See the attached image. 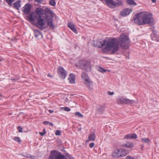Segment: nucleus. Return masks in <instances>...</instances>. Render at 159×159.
<instances>
[{"label": "nucleus", "mask_w": 159, "mask_h": 159, "mask_svg": "<svg viewBox=\"0 0 159 159\" xmlns=\"http://www.w3.org/2000/svg\"><path fill=\"white\" fill-rule=\"evenodd\" d=\"M80 129H81V128H79V130H80Z\"/></svg>", "instance_id": "50"}, {"label": "nucleus", "mask_w": 159, "mask_h": 159, "mask_svg": "<svg viewBox=\"0 0 159 159\" xmlns=\"http://www.w3.org/2000/svg\"><path fill=\"white\" fill-rule=\"evenodd\" d=\"M2 97V95L1 93H0V97Z\"/></svg>", "instance_id": "47"}, {"label": "nucleus", "mask_w": 159, "mask_h": 159, "mask_svg": "<svg viewBox=\"0 0 159 159\" xmlns=\"http://www.w3.org/2000/svg\"><path fill=\"white\" fill-rule=\"evenodd\" d=\"M99 71L102 73H104L107 71V70L104 69L102 67H99L98 70Z\"/></svg>", "instance_id": "31"}, {"label": "nucleus", "mask_w": 159, "mask_h": 159, "mask_svg": "<svg viewBox=\"0 0 159 159\" xmlns=\"http://www.w3.org/2000/svg\"><path fill=\"white\" fill-rule=\"evenodd\" d=\"M34 36L37 39L42 38L43 35L38 30H34Z\"/></svg>", "instance_id": "14"}, {"label": "nucleus", "mask_w": 159, "mask_h": 159, "mask_svg": "<svg viewBox=\"0 0 159 159\" xmlns=\"http://www.w3.org/2000/svg\"><path fill=\"white\" fill-rule=\"evenodd\" d=\"M20 2V1L18 0L14 3L13 4V7L15 9L19 10V8L21 7Z\"/></svg>", "instance_id": "18"}, {"label": "nucleus", "mask_w": 159, "mask_h": 159, "mask_svg": "<svg viewBox=\"0 0 159 159\" xmlns=\"http://www.w3.org/2000/svg\"><path fill=\"white\" fill-rule=\"evenodd\" d=\"M46 133V132H40L39 133V134H40V135L42 136H43L44 134H45Z\"/></svg>", "instance_id": "41"}, {"label": "nucleus", "mask_w": 159, "mask_h": 159, "mask_svg": "<svg viewBox=\"0 0 159 159\" xmlns=\"http://www.w3.org/2000/svg\"><path fill=\"white\" fill-rule=\"evenodd\" d=\"M151 1L153 3H155L156 1V0H151Z\"/></svg>", "instance_id": "44"}, {"label": "nucleus", "mask_w": 159, "mask_h": 159, "mask_svg": "<svg viewBox=\"0 0 159 159\" xmlns=\"http://www.w3.org/2000/svg\"><path fill=\"white\" fill-rule=\"evenodd\" d=\"M61 110H64L65 111H70V109L67 107H62L60 108Z\"/></svg>", "instance_id": "26"}, {"label": "nucleus", "mask_w": 159, "mask_h": 159, "mask_svg": "<svg viewBox=\"0 0 159 159\" xmlns=\"http://www.w3.org/2000/svg\"><path fill=\"white\" fill-rule=\"evenodd\" d=\"M18 79H10V80H11V81H16L18 80Z\"/></svg>", "instance_id": "40"}, {"label": "nucleus", "mask_w": 159, "mask_h": 159, "mask_svg": "<svg viewBox=\"0 0 159 159\" xmlns=\"http://www.w3.org/2000/svg\"><path fill=\"white\" fill-rule=\"evenodd\" d=\"M2 61V60L0 59V61Z\"/></svg>", "instance_id": "51"}, {"label": "nucleus", "mask_w": 159, "mask_h": 159, "mask_svg": "<svg viewBox=\"0 0 159 159\" xmlns=\"http://www.w3.org/2000/svg\"><path fill=\"white\" fill-rule=\"evenodd\" d=\"M48 111L50 113H52L53 112V111H52V110H48Z\"/></svg>", "instance_id": "42"}, {"label": "nucleus", "mask_w": 159, "mask_h": 159, "mask_svg": "<svg viewBox=\"0 0 159 159\" xmlns=\"http://www.w3.org/2000/svg\"><path fill=\"white\" fill-rule=\"evenodd\" d=\"M95 145L94 143H92L89 144V146L90 148H93Z\"/></svg>", "instance_id": "37"}, {"label": "nucleus", "mask_w": 159, "mask_h": 159, "mask_svg": "<svg viewBox=\"0 0 159 159\" xmlns=\"http://www.w3.org/2000/svg\"><path fill=\"white\" fill-rule=\"evenodd\" d=\"M35 12L38 15L36 26L41 30H43L46 22L49 27L54 29L55 26L53 23V13L48 7L43 10L40 7H38L35 10Z\"/></svg>", "instance_id": "2"}, {"label": "nucleus", "mask_w": 159, "mask_h": 159, "mask_svg": "<svg viewBox=\"0 0 159 159\" xmlns=\"http://www.w3.org/2000/svg\"><path fill=\"white\" fill-rule=\"evenodd\" d=\"M131 134H129L127 135H126L124 137V139H131Z\"/></svg>", "instance_id": "29"}, {"label": "nucleus", "mask_w": 159, "mask_h": 159, "mask_svg": "<svg viewBox=\"0 0 159 159\" xmlns=\"http://www.w3.org/2000/svg\"><path fill=\"white\" fill-rule=\"evenodd\" d=\"M97 113L98 114L103 113L104 111V107L103 105H99L97 109Z\"/></svg>", "instance_id": "15"}, {"label": "nucleus", "mask_w": 159, "mask_h": 159, "mask_svg": "<svg viewBox=\"0 0 159 159\" xmlns=\"http://www.w3.org/2000/svg\"><path fill=\"white\" fill-rule=\"evenodd\" d=\"M55 134L57 135H61V131L59 130H57L55 132Z\"/></svg>", "instance_id": "35"}, {"label": "nucleus", "mask_w": 159, "mask_h": 159, "mask_svg": "<svg viewBox=\"0 0 159 159\" xmlns=\"http://www.w3.org/2000/svg\"><path fill=\"white\" fill-rule=\"evenodd\" d=\"M68 27L75 33L76 34H77L78 32L77 31L76 29L75 28L74 25L73 24L70 22L68 24Z\"/></svg>", "instance_id": "16"}, {"label": "nucleus", "mask_w": 159, "mask_h": 159, "mask_svg": "<svg viewBox=\"0 0 159 159\" xmlns=\"http://www.w3.org/2000/svg\"><path fill=\"white\" fill-rule=\"evenodd\" d=\"M76 116H78L79 117H83L82 115L79 112H76L75 113Z\"/></svg>", "instance_id": "30"}, {"label": "nucleus", "mask_w": 159, "mask_h": 159, "mask_svg": "<svg viewBox=\"0 0 159 159\" xmlns=\"http://www.w3.org/2000/svg\"><path fill=\"white\" fill-rule=\"evenodd\" d=\"M116 2H114L115 4V7H116L121 6L123 4L122 0H116Z\"/></svg>", "instance_id": "20"}, {"label": "nucleus", "mask_w": 159, "mask_h": 159, "mask_svg": "<svg viewBox=\"0 0 159 159\" xmlns=\"http://www.w3.org/2000/svg\"><path fill=\"white\" fill-rule=\"evenodd\" d=\"M108 94L110 95H112L114 94V93L113 92H111L110 91H108L107 93Z\"/></svg>", "instance_id": "39"}, {"label": "nucleus", "mask_w": 159, "mask_h": 159, "mask_svg": "<svg viewBox=\"0 0 159 159\" xmlns=\"http://www.w3.org/2000/svg\"><path fill=\"white\" fill-rule=\"evenodd\" d=\"M131 11L132 10L131 9H129L128 8H126L123 10L121 12L120 14L121 16H125L129 15Z\"/></svg>", "instance_id": "11"}, {"label": "nucleus", "mask_w": 159, "mask_h": 159, "mask_svg": "<svg viewBox=\"0 0 159 159\" xmlns=\"http://www.w3.org/2000/svg\"><path fill=\"white\" fill-rule=\"evenodd\" d=\"M135 101L133 100L126 98H125V103L126 104H132L134 103Z\"/></svg>", "instance_id": "22"}, {"label": "nucleus", "mask_w": 159, "mask_h": 159, "mask_svg": "<svg viewBox=\"0 0 159 159\" xmlns=\"http://www.w3.org/2000/svg\"><path fill=\"white\" fill-rule=\"evenodd\" d=\"M100 43L101 45L98 46L99 48H101L105 46L103 49L104 52L111 51V53L113 54L118 51L119 44L122 48L127 49L129 46L130 41L126 35L123 34L118 39L113 38L100 41Z\"/></svg>", "instance_id": "1"}, {"label": "nucleus", "mask_w": 159, "mask_h": 159, "mask_svg": "<svg viewBox=\"0 0 159 159\" xmlns=\"http://www.w3.org/2000/svg\"><path fill=\"white\" fill-rule=\"evenodd\" d=\"M65 156L56 150H52L51 152L49 159H65Z\"/></svg>", "instance_id": "7"}, {"label": "nucleus", "mask_w": 159, "mask_h": 159, "mask_svg": "<svg viewBox=\"0 0 159 159\" xmlns=\"http://www.w3.org/2000/svg\"><path fill=\"white\" fill-rule=\"evenodd\" d=\"M134 22L138 25H152L154 24L152 15L147 12L137 14L134 16Z\"/></svg>", "instance_id": "3"}, {"label": "nucleus", "mask_w": 159, "mask_h": 159, "mask_svg": "<svg viewBox=\"0 0 159 159\" xmlns=\"http://www.w3.org/2000/svg\"><path fill=\"white\" fill-rule=\"evenodd\" d=\"M131 139H136L137 138V135L136 134L134 133L133 134H131Z\"/></svg>", "instance_id": "32"}, {"label": "nucleus", "mask_w": 159, "mask_h": 159, "mask_svg": "<svg viewBox=\"0 0 159 159\" xmlns=\"http://www.w3.org/2000/svg\"><path fill=\"white\" fill-rule=\"evenodd\" d=\"M31 8V5L30 4H26L23 7L24 8L23 10L24 12L26 14H29Z\"/></svg>", "instance_id": "12"}, {"label": "nucleus", "mask_w": 159, "mask_h": 159, "mask_svg": "<svg viewBox=\"0 0 159 159\" xmlns=\"http://www.w3.org/2000/svg\"><path fill=\"white\" fill-rule=\"evenodd\" d=\"M58 73L60 78L64 79L66 75V71L62 67H60L58 69Z\"/></svg>", "instance_id": "8"}, {"label": "nucleus", "mask_w": 159, "mask_h": 159, "mask_svg": "<svg viewBox=\"0 0 159 159\" xmlns=\"http://www.w3.org/2000/svg\"><path fill=\"white\" fill-rule=\"evenodd\" d=\"M34 1L39 3H41L43 1V0H34Z\"/></svg>", "instance_id": "36"}, {"label": "nucleus", "mask_w": 159, "mask_h": 159, "mask_svg": "<svg viewBox=\"0 0 159 159\" xmlns=\"http://www.w3.org/2000/svg\"><path fill=\"white\" fill-rule=\"evenodd\" d=\"M16 0H6V2L9 6H11L12 3Z\"/></svg>", "instance_id": "25"}, {"label": "nucleus", "mask_w": 159, "mask_h": 159, "mask_svg": "<svg viewBox=\"0 0 159 159\" xmlns=\"http://www.w3.org/2000/svg\"><path fill=\"white\" fill-rule=\"evenodd\" d=\"M96 138V135L95 133L94 132H92L89 134L88 136V139L86 140V143H88L90 141H94Z\"/></svg>", "instance_id": "10"}, {"label": "nucleus", "mask_w": 159, "mask_h": 159, "mask_svg": "<svg viewBox=\"0 0 159 159\" xmlns=\"http://www.w3.org/2000/svg\"><path fill=\"white\" fill-rule=\"evenodd\" d=\"M14 140L16 141L17 142L19 143H20L21 141L20 139V138L19 137H15L14 138Z\"/></svg>", "instance_id": "33"}, {"label": "nucleus", "mask_w": 159, "mask_h": 159, "mask_svg": "<svg viewBox=\"0 0 159 159\" xmlns=\"http://www.w3.org/2000/svg\"><path fill=\"white\" fill-rule=\"evenodd\" d=\"M116 101L117 103L120 104L125 103V98L122 97L117 98Z\"/></svg>", "instance_id": "19"}, {"label": "nucleus", "mask_w": 159, "mask_h": 159, "mask_svg": "<svg viewBox=\"0 0 159 159\" xmlns=\"http://www.w3.org/2000/svg\"><path fill=\"white\" fill-rule=\"evenodd\" d=\"M70 159H75V158H71Z\"/></svg>", "instance_id": "49"}, {"label": "nucleus", "mask_w": 159, "mask_h": 159, "mask_svg": "<svg viewBox=\"0 0 159 159\" xmlns=\"http://www.w3.org/2000/svg\"><path fill=\"white\" fill-rule=\"evenodd\" d=\"M18 129L19 132H23V129L20 126H18Z\"/></svg>", "instance_id": "34"}, {"label": "nucleus", "mask_w": 159, "mask_h": 159, "mask_svg": "<svg viewBox=\"0 0 159 159\" xmlns=\"http://www.w3.org/2000/svg\"><path fill=\"white\" fill-rule=\"evenodd\" d=\"M81 77L84 83L88 89L90 90H92L93 89V83L87 74L85 72H83L81 74Z\"/></svg>", "instance_id": "6"}, {"label": "nucleus", "mask_w": 159, "mask_h": 159, "mask_svg": "<svg viewBox=\"0 0 159 159\" xmlns=\"http://www.w3.org/2000/svg\"><path fill=\"white\" fill-rule=\"evenodd\" d=\"M141 140L142 143H149L151 141L148 138H143L141 139Z\"/></svg>", "instance_id": "23"}, {"label": "nucleus", "mask_w": 159, "mask_h": 159, "mask_svg": "<svg viewBox=\"0 0 159 159\" xmlns=\"http://www.w3.org/2000/svg\"><path fill=\"white\" fill-rule=\"evenodd\" d=\"M48 76H49V77H52V75H51L49 74H48Z\"/></svg>", "instance_id": "45"}, {"label": "nucleus", "mask_w": 159, "mask_h": 159, "mask_svg": "<svg viewBox=\"0 0 159 159\" xmlns=\"http://www.w3.org/2000/svg\"><path fill=\"white\" fill-rule=\"evenodd\" d=\"M129 153V151L127 150L118 148L113 151L111 155L114 158H118L125 157Z\"/></svg>", "instance_id": "4"}, {"label": "nucleus", "mask_w": 159, "mask_h": 159, "mask_svg": "<svg viewBox=\"0 0 159 159\" xmlns=\"http://www.w3.org/2000/svg\"><path fill=\"white\" fill-rule=\"evenodd\" d=\"M37 17L36 14L32 12L28 17V19L30 22H34Z\"/></svg>", "instance_id": "13"}, {"label": "nucleus", "mask_w": 159, "mask_h": 159, "mask_svg": "<svg viewBox=\"0 0 159 159\" xmlns=\"http://www.w3.org/2000/svg\"><path fill=\"white\" fill-rule=\"evenodd\" d=\"M134 144L132 143L128 142L126 144L122 145L121 146L123 147H125L126 148H132L134 147Z\"/></svg>", "instance_id": "21"}, {"label": "nucleus", "mask_w": 159, "mask_h": 159, "mask_svg": "<svg viewBox=\"0 0 159 159\" xmlns=\"http://www.w3.org/2000/svg\"><path fill=\"white\" fill-rule=\"evenodd\" d=\"M23 156L25 157L30 158L31 159H33V157L32 156L28 154V153H25L23 155Z\"/></svg>", "instance_id": "27"}, {"label": "nucleus", "mask_w": 159, "mask_h": 159, "mask_svg": "<svg viewBox=\"0 0 159 159\" xmlns=\"http://www.w3.org/2000/svg\"><path fill=\"white\" fill-rule=\"evenodd\" d=\"M49 124L51 125V126H52L53 127V125L52 123H50H50H49Z\"/></svg>", "instance_id": "43"}, {"label": "nucleus", "mask_w": 159, "mask_h": 159, "mask_svg": "<svg viewBox=\"0 0 159 159\" xmlns=\"http://www.w3.org/2000/svg\"><path fill=\"white\" fill-rule=\"evenodd\" d=\"M50 122L48 121H44L43 122V123L45 125H49Z\"/></svg>", "instance_id": "38"}, {"label": "nucleus", "mask_w": 159, "mask_h": 159, "mask_svg": "<svg viewBox=\"0 0 159 159\" xmlns=\"http://www.w3.org/2000/svg\"><path fill=\"white\" fill-rule=\"evenodd\" d=\"M106 4L109 7L112 8H115V4L113 0H105Z\"/></svg>", "instance_id": "9"}, {"label": "nucleus", "mask_w": 159, "mask_h": 159, "mask_svg": "<svg viewBox=\"0 0 159 159\" xmlns=\"http://www.w3.org/2000/svg\"><path fill=\"white\" fill-rule=\"evenodd\" d=\"M69 82L71 84H74L75 83V75L72 74H70L69 75V78H68Z\"/></svg>", "instance_id": "17"}, {"label": "nucleus", "mask_w": 159, "mask_h": 159, "mask_svg": "<svg viewBox=\"0 0 159 159\" xmlns=\"http://www.w3.org/2000/svg\"><path fill=\"white\" fill-rule=\"evenodd\" d=\"M49 3L52 6H54L56 5V3L54 0H50L49 2Z\"/></svg>", "instance_id": "28"}, {"label": "nucleus", "mask_w": 159, "mask_h": 159, "mask_svg": "<svg viewBox=\"0 0 159 159\" xmlns=\"http://www.w3.org/2000/svg\"><path fill=\"white\" fill-rule=\"evenodd\" d=\"M43 131L44 132H46V131H45V129H43Z\"/></svg>", "instance_id": "46"}, {"label": "nucleus", "mask_w": 159, "mask_h": 159, "mask_svg": "<svg viewBox=\"0 0 159 159\" xmlns=\"http://www.w3.org/2000/svg\"><path fill=\"white\" fill-rule=\"evenodd\" d=\"M153 33H154L155 34V31H153Z\"/></svg>", "instance_id": "48"}, {"label": "nucleus", "mask_w": 159, "mask_h": 159, "mask_svg": "<svg viewBox=\"0 0 159 159\" xmlns=\"http://www.w3.org/2000/svg\"><path fill=\"white\" fill-rule=\"evenodd\" d=\"M127 3L129 5H136L137 4L136 2H135L134 0H126Z\"/></svg>", "instance_id": "24"}, {"label": "nucleus", "mask_w": 159, "mask_h": 159, "mask_svg": "<svg viewBox=\"0 0 159 159\" xmlns=\"http://www.w3.org/2000/svg\"><path fill=\"white\" fill-rule=\"evenodd\" d=\"M79 67L86 71H90L91 70L92 66L89 61L85 60L79 61L77 63Z\"/></svg>", "instance_id": "5"}]
</instances>
